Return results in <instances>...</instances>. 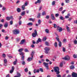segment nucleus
Segmentation results:
<instances>
[{
  "mask_svg": "<svg viewBox=\"0 0 77 77\" xmlns=\"http://www.w3.org/2000/svg\"><path fill=\"white\" fill-rule=\"evenodd\" d=\"M13 33L14 35H18L20 33V30L18 29H15L13 30Z\"/></svg>",
  "mask_w": 77,
  "mask_h": 77,
  "instance_id": "f257e3e1",
  "label": "nucleus"
},
{
  "mask_svg": "<svg viewBox=\"0 0 77 77\" xmlns=\"http://www.w3.org/2000/svg\"><path fill=\"white\" fill-rule=\"evenodd\" d=\"M54 71L57 72V74H59L60 73L59 72V68L57 67H55L54 68Z\"/></svg>",
  "mask_w": 77,
  "mask_h": 77,
  "instance_id": "f03ea898",
  "label": "nucleus"
},
{
  "mask_svg": "<svg viewBox=\"0 0 77 77\" xmlns=\"http://www.w3.org/2000/svg\"><path fill=\"white\" fill-rule=\"evenodd\" d=\"M32 36L33 38H35L36 36H38V33L36 30H35V32L32 33Z\"/></svg>",
  "mask_w": 77,
  "mask_h": 77,
  "instance_id": "7ed1b4c3",
  "label": "nucleus"
},
{
  "mask_svg": "<svg viewBox=\"0 0 77 77\" xmlns=\"http://www.w3.org/2000/svg\"><path fill=\"white\" fill-rule=\"evenodd\" d=\"M43 64L44 65V66L47 69H48V63H46L45 62L43 63Z\"/></svg>",
  "mask_w": 77,
  "mask_h": 77,
  "instance_id": "20e7f679",
  "label": "nucleus"
},
{
  "mask_svg": "<svg viewBox=\"0 0 77 77\" xmlns=\"http://www.w3.org/2000/svg\"><path fill=\"white\" fill-rule=\"evenodd\" d=\"M45 52L46 54H48V51H50V49L49 48L46 47L45 48Z\"/></svg>",
  "mask_w": 77,
  "mask_h": 77,
  "instance_id": "39448f33",
  "label": "nucleus"
},
{
  "mask_svg": "<svg viewBox=\"0 0 77 77\" xmlns=\"http://www.w3.org/2000/svg\"><path fill=\"white\" fill-rule=\"evenodd\" d=\"M57 30H58L59 32H62V28L59 27V26H57Z\"/></svg>",
  "mask_w": 77,
  "mask_h": 77,
  "instance_id": "423d86ee",
  "label": "nucleus"
},
{
  "mask_svg": "<svg viewBox=\"0 0 77 77\" xmlns=\"http://www.w3.org/2000/svg\"><path fill=\"white\" fill-rule=\"evenodd\" d=\"M26 42V40L25 39H23L22 40H21L20 43V45H22V44H23L24 43Z\"/></svg>",
  "mask_w": 77,
  "mask_h": 77,
  "instance_id": "0eeeda50",
  "label": "nucleus"
},
{
  "mask_svg": "<svg viewBox=\"0 0 77 77\" xmlns=\"http://www.w3.org/2000/svg\"><path fill=\"white\" fill-rule=\"evenodd\" d=\"M72 77H77V74L73 72L72 73Z\"/></svg>",
  "mask_w": 77,
  "mask_h": 77,
  "instance_id": "6e6552de",
  "label": "nucleus"
},
{
  "mask_svg": "<svg viewBox=\"0 0 77 77\" xmlns=\"http://www.w3.org/2000/svg\"><path fill=\"white\" fill-rule=\"evenodd\" d=\"M33 57H29L27 60V61L28 62H30V61H32V60H33Z\"/></svg>",
  "mask_w": 77,
  "mask_h": 77,
  "instance_id": "1a4fd4ad",
  "label": "nucleus"
},
{
  "mask_svg": "<svg viewBox=\"0 0 77 77\" xmlns=\"http://www.w3.org/2000/svg\"><path fill=\"white\" fill-rule=\"evenodd\" d=\"M21 73L17 72V75L15 76L14 77H21Z\"/></svg>",
  "mask_w": 77,
  "mask_h": 77,
  "instance_id": "9d476101",
  "label": "nucleus"
},
{
  "mask_svg": "<svg viewBox=\"0 0 77 77\" xmlns=\"http://www.w3.org/2000/svg\"><path fill=\"white\" fill-rule=\"evenodd\" d=\"M14 67L12 66V69L10 71V72L11 74H12L13 72H14Z\"/></svg>",
  "mask_w": 77,
  "mask_h": 77,
  "instance_id": "9b49d317",
  "label": "nucleus"
},
{
  "mask_svg": "<svg viewBox=\"0 0 77 77\" xmlns=\"http://www.w3.org/2000/svg\"><path fill=\"white\" fill-rule=\"evenodd\" d=\"M63 60H68V55L65 56V57H63L62 58Z\"/></svg>",
  "mask_w": 77,
  "mask_h": 77,
  "instance_id": "f8f14e48",
  "label": "nucleus"
},
{
  "mask_svg": "<svg viewBox=\"0 0 77 77\" xmlns=\"http://www.w3.org/2000/svg\"><path fill=\"white\" fill-rule=\"evenodd\" d=\"M51 19L53 20H55V17H54V15L53 14H51Z\"/></svg>",
  "mask_w": 77,
  "mask_h": 77,
  "instance_id": "ddd939ff",
  "label": "nucleus"
},
{
  "mask_svg": "<svg viewBox=\"0 0 77 77\" xmlns=\"http://www.w3.org/2000/svg\"><path fill=\"white\" fill-rule=\"evenodd\" d=\"M41 0H37V1H36L35 2V4H37V3H41Z\"/></svg>",
  "mask_w": 77,
  "mask_h": 77,
  "instance_id": "4468645a",
  "label": "nucleus"
},
{
  "mask_svg": "<svg viewBox=\"0 0 77 77\" xmlns=\"http://www.w3.org/2000/svg\"><path fill=\"white\" fill-rule=\"evenodd\" d=\"M8 26V22H6L4 24V27L6 28Z\"/></svg>",
  "mask_w": 77,
  "mask_h": 77,
  "instance_id": "2eb2a0df",
  "label": "nucleus"
},
{
  "mask_svg": "<svg viewBox=\"0 0 77 77\" xmlns=\"http://www.w3.org/2000/svg\"><path fill=\"white\" fill-rule=\"evenodd\" d=\"M35 20V19H33L32 18H30L29 19V21H32L33 22H34Z\"/></svg>",
  "mask_w": 77,
  "mask_h": 77,
  "instance_id": "dca6fc26",
  "label": "nucleus"
},
{
  "mask_svg": "<svg viewBox=\"0 0 77 77\" xmlns=\"http://www.w3.org/2000/svg\"><path fill=\"white\" fill-rule=\"evenodd\" d=\"M41 41V40L40 38H39L38 40L36 41V44H38V43H39V42H40Z\"/></svg>",
  "mask_w": 77,
  "mask_h": 77,
  "instance_id": "f3484780",
  "label": "nucleus"
},
{
  "mask_svg": "<svg viewBox=\"0 0 77 77\" xmlns=\"http://www.w3.org/2000/svg\"><path fill=\"white\" fill-rule=\"evenodd\" d=\"M35 53V52L34 51H32L31 54V57H33V55H34V54Z\"/></svg>",
  "mask_w": 77,
  "mask_h": 77,
  "instance_id": "a211bd4d",
  "label": "nucleus"
},
{
  "mask_svg": "<svg viewBox=\"0 0 77 77\" xmlns=\"http://www.w3.org/2000/svg\"><path fill=\"white\" fill-rule=\"evenodd\" d=\"M25 11L22 12L21 14V16H23V15H25Z\"/></svg>",
  "mask_w": 77,
  "mask_h": 77,
  "instance_id": "6ab92c4d",
  "label": "nucleus"
},
{
  "mask_svg": "<svg viewBox=\"0 0 77 77\" xmlns=\"http://www.w3.org/2000/svg\"><path fill=\"white\" fill-rule=\"evenodd\" d=\"M27 26H32L33 25V23H32L29 22L27 24Z\"/></svg>",
  "mask_w": 77,
  "mask_h": 77,
  "instance_id": "aec40b11",
  "label": "nucleus"
},
{
  "mask_svg": "<svg viewBox=\"0 0 77 77\" xmlns=\"http://www.w3.org/2000/svg\"><path fill=\"white\" fill-rule=\"evenodd\" d=\"M58 45L60 47H62V42H59Z\"/></svg>",
  "mask_w": 77,
  "mask_h": 77,
  "instance_id": "412c9836",
  "label": "nucleus"
},
{
  "mask_svg": "<svg viewBox=\"0 0 77 77\" xmlns=\"http://www.w3.org/2000/svg\"><path fill=\"white\" fill-rule=\"evenodd\" d=\"M25 6L24 5H23L22 6V10H23V11H24V10L25 9Z\"/></svg>",
  "mask_w": 77,
  "mask_h": 77,
  "instance_id": "4be33fe9",
  "label": "nucleus"
},
{
  "mask_svg": "<svg viewBox=\"0 0 77 77\" xmlns=\"http://www.w3.org/2000/svg\"><path fill=\"white\" fill-rule=\"evenodd\" d=\"M17 12H21V9L19 8H18L17 9Z\"/></svg>",
  "mask_w": 77,
  "mask_h": 77,
  "instance_id": "5701e85b",
  "label": "nucleus"
},
{
  "mask_svg": "<svg viewBox=\"0 0 77 77\" xmlns=\"http://www.w3.org/2000/svg\"><path fill=\"white\" fill-rule=\"evenodd\" d=\"M4 63H7L8 62V61H7V60L6 59H4Z\"/></svg>",
  "mask_w": 77,
  "mask_h": 77,
  "instance_id": "b1692460",
  "label": "nucleus"
},
{
  "mask_svg": "<svg viewBox=\"0 0 77 77\" xmlns=\"http://www.w3.org/2000/svg\"><path fill=\"white\" fill-rule=\"evenodd\" d=\"M70 68L71 69H74L75 68V67H74V66H70Z\"/></svg>",
  "mask_w": 77,
  "mask_h": 77,
  "instance_id": "393cba45",
  "label": "nucleus"
},
{
  "mask_svg": "<svg viewBox=\"0 0 77 77\" xmlns=\"http://www.w3.org/2000/svg\"><path fill=\"white\" fill-rule=\"evenodd\" d=\"M45 32L47 33H49V30L48 29H46L45 30Z\"/></svg>",
  "mask_w": 77,
  "mask_h": 77,
  "instance_id": "a878e982",
  "label": "nucleus"
},
{
  "mask_svg": "<svg viewBox=\"0 0 77 77\" xmlns=\"http://www.w3.org/2000/svg\"><path fill=\"white\" fill-rule=\"evenodd\" d=\"M54 45L56 48L57 47V42H55L54 44Z\"/></svg>",
  "mask_w": 77,
  "mask_h": 77,
  "instance_id": "bb28decb",
  "label": "nucleus"
},
{
  "mask_svg": "<svg viewBox=\"0 0 77 77\" xmlns=\"http://www.w3.org/2000/svg\"><path fill=\"white\" fill-rule=\"evenodd\" d=\"M17 59H15V61H14L13 62V64H14V65H16V64L17 63Z\"/></svg>",
  "mask_w": 77,
  "mask_h": 77,
  "instance_id": "cd10ccee",
  "label": "nucleus"
},
{
  "mask_svg": "<svg viewBox=\"0 0 77 77\" xmlns=\"http://www.w3.org/2000/svg\"><path fill=\"white\" fill-rule=\"evenodd\" d=\"M68 21H71V20H72V17H68Z\"/></svg>",
  "mask_w": 77,
  "mask_h": 77,
  "instance_id": "c85d7f7f",
  "label": "nucleus"
},
{
  "mask_svg": "<svg viewBox=\"0 0 77 77\" xmlns=\"http://www.w3.org/2000/svg\"><path fill=\"white\" fill-rule=\"evenodd\" d=\"M50 44H49V43L48 42H45V45H47L48 46V45H49Z\"/></svg>",
  "mask_w": 77,
  "mask_h": 77,
  "instance_id": "c756f323",
  "label": "nucleus"
},
{
  "mask_svg": "<svg viewBox=\"0 0 77 77\" xmlns=\"http://www.w3.org/2000/svg\"><path fill=\"white\" fill-rule=\"evenodd\" d=\"M41 20H38V24L40 25V24H41Z\"/></svg>",
  "mask_w": 77,
  "mask_h": 77,
  "instance_id": "7c9ffc66",
  "label": "nucleus"
},
{
  "mask_svg": "<svg viewBox=\"0 0 77 77\" xmlns=\"http://www.w3.org/2000/svg\"><path fill=\"white\" fill-rule=\"evenodd\" d=\"M40 17H41V14L39 13L38 14V15L37 16V17L38 18H40Z\"/></svg>",
  "mask_w": 77,
  "mask_h": 77,
  "instance_id": "2f4dec72",
  "label": "nucleus"
},
{
  "mask_svg": "<svg viewBox=\"0 0 77 77\" xmlns=\"http://www.w3.org/2000/svg\"><path fill=\"white\" fill-rule=\"evenodd\" d=\"M68 33H71V30H70L69 28L68 27Z\"/></svg>",
  "mask_w": 77,
  "mask_h": 77,
  "instance_id": "473e14b6",
  "label": "nucleus"
},
{
  "mask_svg": "<svg viewBox=\"0 0 77 77\" xmlns=\"http://www.w3.org/2000/svg\"><path fill=\"white\" fill-rule=\"evenodd\" d=\"M28 5V2H26L25 3L24 5L25 6H27V5Z\"/></svg>",
  "mask_w": 77,
  "mask_h": 77,
  "instance_id": "72a5a7b5",
  "label": "nucleus"
},
{
  "mask_svg": "<svg viewBox=\"0 0 77 77\" xmlns=\"http://www.w3.org/2000/svg\"><path fill=\"white\" fill-rule=\"evenodd\" d=\"M6 19L8 21L10 20V17H6Z\"/></svg>",
  "mask_w": 77,
  "mask_h": 77,
  "instance_id": "f704fd0d",
  "label": "nucleus"
},
{
  "mask_svg": "<svg viewBox=\"0 0 77 77\" xmlns=\"http://www.w3.org/2000/svg\"><path fill=\"white\" fill-rule=\"evenodd\" d=\"M14 20V18L13 17L11 16L10 17V20Z\"/></svg>",
  "mask_w": 77,
  "mask_h": 77,
  "instance_id": "c9c22d12",
  "label": "nucleus"
},
{
  "mask_svg": "<svg viewBox=\"0 0 77 77\" xmlns=\"http://www.w3.org/2000/svg\"><path fill=\"white\" fill-rule=\"evenodd\" d=\"M21 60H24V56H22L21 57Z\"/></svg>",
  "mask_w": 77,
  "mask_h": 77,
  "instance_id": "e433bc0d",
  "label": "nucleus"
},
{
  "mask_svg": "<svg viewBox=\"0 0 77 77\" xmlns=\"http://www.w3.org/2000/svg\"><path fill=\"white\" fill-rule=\"evenodd\" d=\"M66 51V49H65V48H63V52H65Z\"/></svg>",
  "mask_w": 77,
  "mask_h": 77,
  "instance_id": "4c0bfd02",
  "label": "nucleus"
},
{
  "mask_svg": "<svg viewBox=\"0 0 77 77\" xmlns=\"http://www.w3.org/2000/svg\"><path fill=\"white\" fill-rule=\"evenodd\" d=\"M23 48L20 49H19L18 51H19V52H21V51H23Z\"/></svg>",
  "mask_w": 77,
  "mask_h": 77,
  "instance_id": "58836bf2",
  "label": "nucleus"
},
{
  "mask_svg": "<svg viewBox=\"0 0 77 77\" xmlns=\"http://www.w3.org/2000/svg\"><path fill=\"white\" fill-rule=\"evenodd\" d=\"M20 55H21V56H23V55H24V53H23V52H21L20 53Z\"/></svg>",
  "mask_w": 77,
  "mask_h": 77,
  "instance_id": "ea45409f",
  "label": "nucleus"
},
{
  "mask_svg": "<svg viewBox=\"0 0 77 77\" xmlns=\"http://www.w3.org/2000/svg\"><path fill=\"white\" fill-rule=\"evenodd\" d=\"M53 26L54 28H56L57 26V25L56 24H54L53 25Z\"/></svg>",
  "mask_w": 77,
  "mask_h": 77,
  "instance_id": "a19ab883",
  "label": "nucleus"
},
{
  "mask_svg": "<svg viewBox=\"0 0 77 77\" xmlns=\"http://www.w3.org/2000/svg\"><path fill=\"white\" fill-rule=\"evenodd\" d=\"M73 42L75 44H77V40H74Z\"/></svg>",
  "mask_w": 77,
  "mask_h": 77,
  "instance_id": "79ce46f5",
  "label": "nucleus"
},
{
  "mask_svg": "<svg viewBox=\"0 0 77 77\" xmlns=\"http://www.w3.org/2000/svg\"><path fill=\"white\" fill-rule=\"evenodd\" d=\"M46 39H47V37H44L43 38V41H45V40H46Z\"/></svg>",
  "mask_w": 77,
  "mask_h": 77,
  "instance_id": "37998d69",
  "label": "nucleus"
},
{
  "mask_svg": "<svg viewBox=\"0 0 77 77\" xmlns=\"http://www.w3.org/2000/svg\"><path fill=\"white\" fill-rule=\"evenodd\" d=\"M4 22H5V19H2L0 21V22H1V23H4Z\"/></svg>",
  "mask_w": 77,
  "mask_h": 77,
  "instance_id": "c03bdc74",
  "label": "nucleus"
},
{
  "mask_svg": "<svg viewBox=\"0 0 77 77\" xmlns=\"http://www.w3.org/2000/svg\"><path fill=\"white\" fill-rule=\"evenodd\" d=\"M56 3V2L54 1H53L52 3V5H55V3Z\"/></svg>",
  "mask_w": 77,
  "mask_h": 77,
  "instance_id": "a18cd8bd",
  "label": "nucleus"
},
{
  "mask_svg": "<svg viewBox=\"0 0 77 77\" xmlns=\"http://www.w3.org/2000/svg\"><path fill=\"white\" fill-rule=\"evenodd\" d=\"M22 65H24L26 64V63H25V61H23L22 62Z\"/></svg>",
  "mask_w": 77,
  "mask_h": 77,
  "instance_id": "49530a36",
  "label": "nucleus"
},
{
  "mask_svg": "<svg viewBox=\"0 0 77 77\" xmlns=\"http://www.w3.org/2000/svg\"><path fill=\"white\" fill-rule=\"evenodd\" d=\"M10 23L11 25H12L13 24V21L12 20H11L10 22Z\"/></svg>",
  "mask_w": 77,
  "mask_h": 77,
  "instance_id": "de8ad7c7",
  "label": "nucleus"
},
{
  "mask_svg": "<svg viewBox=\"0 0 77 77\" xmlns=\"http://www.w3.org/2000/svg\"><path fill=\"white\" fill-rule=\"evenodd\" d=\"M60 18L61 20H63L64 19L62 16H60Z\"/></svg>",
  "mask_w": 77,
  "mask_h": 77,
  "instance_id": "09e8293b",
  "label": "nucleus"
},
{
  "mask_svg": "<svg viewBox=\"0 0 77 77\" xmlns=\"http://www.w3.org/2000/svg\"><path fill=\"white\" fill-rule=\"evenodd\" d=\"M62 66H63V63H60V67H62Z\"/></svg>",
  "mask_w": 77,
  "mask_h": 77,
  "instance_id": "8fccbe9b",
  "label": "nucleus"
},
{
  "mask_svg": "<svg viewBox=\"0 0 77 77\" xmlns=\"http://www.w3.org/2000/svg\"><path fill=\"white\" fill-rule=\"evenodd\" d=\"M46 15V13H45V12H43L42 13V15L44 16V15Z\"/></svg>",
  "mask_w": 77,
  "mask_h": 77,
  "instance_id": "3c124183",
  "label": "nucleus"
},
{
  "mask_svg": "<svg viewBox=\"0 0 77 77\" xmlns=\"http://www.w3.org/2000/svg\"><path fill=\"white\" fill-rule=\"evenodd\" d=\"M62 9H63V7H61L59 9V11H62Z\"/></svg>",
  "mask_w": 77,
  "mask_h": 77,
  "instance_id": "603ef678",
  "label": "nucleus"
},
{
  "mask_svg": "<svg viewBox=\"0 0 77 77\" xmlns=\"http://www.w3.org/2000/svg\"><path fill=\"white\" fill-rule=\"evenodd\" d=\"M20 40V38H16V41H17V42H18V41H19Z\"/></svg>",
  "mask_w": 77,
  "mask_h": 77,
  "instance_id": "864d4df0",
  "label": "nucleus"
},
{
  "mask_svg": "<svg viewBox=\"0 0 77 77\" xmlns=\"http://www.w3.org/2000/svg\"><path fill=\"white\" fill-rule=\"evenodd\" d=\"M73 57L75 59L77 58V55H76L74 54L73 55Z\"/></svg>",
  "mask_w": 77,
  "mask_h": 77,
  "instance_id": "5fc2aeb1",
  "label": "nucleus"
},
{
  "mask_svg": "<svg viewBox=\"0 0 77 77\" xmlns=\"http://www.w3.org/2000/svg\"><path fill=\"white\" fill-rule=\"evenodd\" d=\"M2 10L4 11H5V10H6V8H5V7H3L2 8Z\"/></svg>",
  "mask_w": 77,
  "mask_h": 77,
  "instance_id": "6e6d98bb",
  "label": "nucleus"
},
{
  "mask_svg": "<svg viewBox=\"0 0 77 77\" xmlns=\"http://www.w3.org/2000/svg\"><path fill=\"white\" fill-rule=\"evenodd\" d=\"M25 72H27L28 71V69L27 68H26L24 69Z\"/></svg>",
  "mask_w": 77,
  "mask_h": 77,
  "instance_id": "4d7b16f0",
  "label": "nucleus"
},
{
  "mask_svg": "<svg viewBox=\"0 0 77 77\" xmlns=\"http://www.w3.org/2000/svg\"><path fill=\"white\" fill-rule=\"evenodd\" d=\"M2 57H4V58L6 57V55H5V54H2Z\"/></svg>",
  "mask_w": 77,
  "mask_h": 77,
  "instance_id": "13d9d810",
  "label": "nucleus"
},
{
  "mask_svg": "<svg viewBox=\"0 0 77 77\" xmlns=\"http://www.w3.org/2000/svg\"><path fill=\"white\" fill-rule=\"evenodd\" d=\"M66 11V10H65L63 11L62 12V14H64V13Z\"/></svg>",
  "mask_w": 77,
  "mask_h": 77,
  "instance_id": "bf43d9fd",
  "label": "nucleus"
},
{
  "mask_svg": "<svg viewBox=\"0 0 77 77\" xmlns=\"http://www.w3.org/2000/svg\"><path fill=\"white\" fill-rule=\"evenodd\" d=\"M40 71H41V72H43V69L42 68H40Z\"/></svg>",
  "mask_w": 77,
  "mask_h": 77,
  "instance_id": "052dcab7",
  "label": "nucleus"
},
{
  "mask_svg": "<svg viewBox=\"0 0 77 77\" xmlns=\"http://www.w3.org/2000/svg\"><path fill=\"white\" fill-rule=\"evenodd\" d=\"M25 52H29V50L27 49H25Z\"/></svg>",
  "mask_w": 77,
  "mask_h": 77,
  "instance_id": "680f3d73",
  "label": "nucleus"
},
{
  "mask_svg": "<svg viewBox=\"0 0 77 77\" xmlns=\"http://www.w3.org/2000/svg\"><path fill=\"white\" fill-rule=\"evenodd\" d=\"M9 38V37L6 36L5 38V39H6V40H7Z\"/></svg>",
  "mask_w": 77,
  "mask_h": 77,
  "instance_id": "e2e57ef3",
  "label": "nucleus"
},
{
  "mask_svg": "<svg viewBox=\"0 0 77 77\" xmlns=\"http://www.w3.org/2000/svg\"><path fill=\"white\" fill-rule=\"evenodd\" d=\"M34 73H36V72H37V70L35 69L34 70Z\"/></svg>",
  "mask_w": 77,
  "mask_h": 77,
  "instance_id": "0e129e2a",
  "label": "nucleus"
},
{
  "mask_svg": "<svg viewBox=\"0 0 77 77\" xmlns=\"http://www.w3.org/2000/svg\"><path fill=\"white\" fill-rule=\"evenodd\" d=\"M59 16V14H55V17H58Z\"/></svg>",
  "mask_w": 77,
  "mask_h": 77,
  "instance_id": "69168bd1",
  "label": "nucleus"
},
{
  "mask_svg": "<svg viewBox=\"0 0 77 77\" xmlns=\"http://www.w3.org/2000/svg\"><path fill=\"white\" fill-rule=\"evenodd\" d=\"M46 19H48V18H49V15L46 16Z\"/></svg>",
  "mask_w": 77,
  "mask_h": 77,
  "instance_id": "338daca9",
  "label": "nucleus"
},
{
  "mask_svg": "<svg viewBox=\"0 0 77 77\" xmlns=\"http://www.w3.org/2000/svg\"><path fill=\"white\" fill-rule=\"evenodd\" d=\"M57 77H61V75L60 74H58L57 75Z\"/></svg>",
  "mask_w": 77,
  "mask_h": 77,
  "instance_id": "774afa93",
  "label": "nucleus"
}]
</instances>
